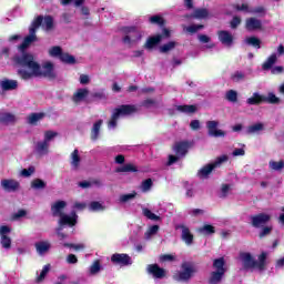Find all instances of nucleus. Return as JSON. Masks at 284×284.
I'll list each match as a JSON object with an SVG mask.
<instances>
[{
	"instance_id": "aec40b11",
	"label": "nucleus",
	"mask_w": 284,
	"mask_h": 284,
	"mask_svg": "<svg viewBox=\"0 0 284 284\" xmlns=\"http://www.w3.org/2000/svg\"><path fill=\"white\" fill-rule=\"evenodd\" d=\"M180 230L182 241L185 243V245H192V243H194V235L192 234V231H190V227L180 225Z\"/></svg>"
},
{
	"instance_id": "e2e57ef3",
	"label": "nucleus",
	"mask_w": 284,
	"mask_h": 284,
	"mask_svg": "<svg viewBox=\"0 0 284 284\" xmlns=\"http://www.w3.org/2000/svg\"><path fill=\"white\" fill-rule=\"evenodd\" d=\"M34 174V166H30L29 169H23L20 172V175L24 176L26 179H28V176H32Z\"/></svg>"
},
{
	"instance_id": "20e7f679",
	"label": "nucleus",
	"mask_w": 284,
	"mask_h": 284,
	"mask_svg": "<svg viewBox=\"0 0 284 284\" xmlns=\"http://www.w3.org/2000/svg\"><path fill=\"white\" fill-rule=\"evenodd\" d=\"M135 112H139V108L132 104H124L115 108L112 112L111 119L108 122L109 130H114L116 128V123H119L121 116H130L135 114Z\"/></svg>"
},
{
	"instance_id": "864d4df0",
	"label": "nucleus",
	"mask_w": 284,
	"mask_h": 284,
	"mask_svg": "<svg viewBox=\"0 0 284 284\" xmlns=\"http://www.w3.org/2000/svg\"><path fill=\"white\" fill-rule=\"evenodd\" d=\"M276 53H273L264 63H263V70H270L274 63H276Z\"/></svg>"
},
{
	"instance_id": "3c124183",
	"label": "nucleus",
	"mask_w": 284,
	"mask_h": 284,
	"mask_svg": "<svg viewBox=\"0 0 284 284\" xmlns=\"http://www.w3.org/2000/svg\"><path fill=\"white\" fill-rule=\"evenodd\" d=\"M134 199H136V192L123 194L120 195V203H130V201H134Z\"/></svg>"
},
{
	"instance_id": "0e129e2a",
	"label": "nucleus",
	"mask_w": 284,
	"mask_h": 284,
	"mask_svg": "<svg viewBox=\"0 0 284 284\" xmlns=\"http://www.w3.org/2000/svg\"><path fill=\"white\" fill-rule=\"evenodd\" d=\"M150 23H153L155 26H163V19L160 16H152L149 19Z\"/></svg>"
},
{
	"instance_id": "f8f14e48",
	"label": "nucleus",
	"mask_w": 284,
	"mask_h": 284,
	"mask_svg": "<svg viewBox=\"0 0 284 284\" xmlns=\"http://www.w3.org/2000/svg\"><path fill=\"white\" fill-rule=\"evenodd\" d=\"M206 129L209 132V136H214L215 139L225 136V131L219 129V121H207Z\"/></svg>"
},
{
	"instance_id": "774afa93",
	"label": "nucleus",
	"mask_w": 284,
	"mask_h": 284,
	"mask_svg": "<svg viewBox=\"0 0 284 284\" xmlns=\"http://www.w3.org/2000/svg\"><path fill=\"white\" fill-rule=\"evenodd\" d=\"M81 85H88L90 83V75L81 74L79 78Z\"/></svg>"
},
{
	"instance_id": "4d7b16f0",
	"label": "nucleus",
	"mask_w": 284,
	"mask_h": 284,
	"mask_svg": "<svg viewBox=\"0 0 284 284\" xmlns=\"http://www.w3.org/2000/svg\"><path fill=\"white\" fill-rule=\"evenodd\" d=\"M31 187L33 190H43L45 187V182L41 179H36L31 182Z\"/></svg>"
},
{
	"instance_id": "69168bd1",
	"label": "nucleus",
	"mask_w": 284,
	"mask_h": 284,
	"mask_svg": "<svg viewBox=\"0 0 284 284\" xmlns=\"http://www.w3.org/2000/svg\"><path fill=\"white\" fill-rule=\"evenodd\" d=\"M272 233V226H264L262 231L260 232V239H263L265 236H268V234Z\"/></svg>"
},
{
	"instance_id": "b1692460",
	"label": "nucleus",
	"mask_w": 284,
	"mask_h": 284,
	"mask_svg": "<svg viewBox=\"0 0 284 284\" xmlns=\"http://www.w3.org/2000/svg\"><path fill=\"white\" fill-rule=\"evenodd\" d=\"M17 116L10 112H0V123L4 125H10V123H16Z\"/></svg>"
},
{
	"instance_id": "dca6fc26",
	"label": "nucleus",
	"mask_w": 284,
	"mask_h": 284,
	"mask_svg": "<svg viewBox=\"0 0 284 284\" xmlns=\"http://www.w3.org/2000/svg\"><path fill=\"white\" fill-rule=\"evenodd\" d=\"M219 41L225 48H232L234 45V36H232L229 31H219L217 32Z\"/></svg>"
},
{
	"instance_id": "393cba45",
	"label": "nucleus",
	"mask_w": 284,
	"mask_h": 284,
	"mask_svg": "<svg viewBox=\"0 0 284 284\" xmlns=\"http://www.w3.org/2000/svg\"><path fill=\"white\" fill-rule=\"evenodd\" d=\"M50 247H52V245L48 241L36 243V250L38 254H40V256H43V254H48V252H50Z\"/></svg>"
},
{
	"instance_id": "9b49d317",
	"label": "nucleus",
	"mask_w": 284,
	"mask_h": 284,
	"mask_svg": "<svg viewBox=\"0 0 284 284\" xmlns=\"http://www.w3.org/2000/svg\"><path fill=\"white\" fill-rule=\"evenodd\" d=\"M69 163L73 172H79V170H81V163H83V159L81 158V151H79V149H75L70 153Z\"/></svg>"
},
{
	"instance_id": "4be33fe9",
	"label": "nucleus",
	"mask_w": 284,
	"mask_h": 284,
	"mask_svg": "<svg viewBox=\"0 0 284 284\" xmlns=\"http://www.w3.org/2000/svg\"><path fill=\"white\" fill-rule=\"evenodd\" d=\"M262 27L263 23L256 18H248L245 21V28L246 30H248V32H254V30H261Z\"/></svg>"
},
{
	"instance_id": "473e14b6",
	"label": "nucleus",
	"mask_w": 284,
	"mask_h": 284,
	"mask_svg": "<svg viewBox=\"0 0 284 284\" xmlns=\"http://www.w3.org/2000/svg\"><path fill=\"white\" fill-rule=\"evenodd\" d=\"M194 19H210L212 14L207 9H196L193 13Z\"/></svg>"
},
{
	"instance_id": "ea45409f",
	"label": "nucleus",
	"mask_w": 284,
	"mask_h": 284,
	"mask_svg": "<svg viewBox=\"0 0 284 284\" xmlns=\"http://www.w3.org/2000/svg\"><path fill=\"white\" fill-rule=\"evenodd\" d=\"M142 214L143 216L149 219V221H161V216L156 215L154 212L150 211V209L148 207L142 209Z\"/></svg>"
},
{
	"instance_id": "de8ad7c7",
	"label": "nucleus",
	"mask_w": 284,
	"mask_h": 284,
	"mask_svg": "<svg viewBox=\"0 0 284 284\" xmlns=\"http://www.w3.org/2000/svg\"><path fill=\"white\" fill-rule=\"evenodd\" d=\"M224 274L225 273H220V272L213 271V273L211 274V277H210V283L219 284L222 281Z\"/></svg>"
},
{
	"instance_id": "4468645a",
	"label": "nucleus",
	"mask_w": 284,
	"mask_h": 284,
	"mask_svg": "<svg viewBox=\"0 0 284 284\" xmlns=\"http://www.w3.org/2000/svg\"><path fill=\"white\" fill-rule=\"evenodd\" d=\"M90 97V89L79 88L73 92L72 101L73 103H83Z\"/></svg>"
},
{
	"instance_id": "a18cd8bd",
	"label": "nucleus",
	"mask_w": 284,
	"mask_h": 284,
	"mask_svg": "<svg viewBox=\"0 0 284 284\" xmlns=\"http://www.w3.org/2000/svg\"><path fill=\"white\" fill-rule=\"evenodd\" d=\"M158 233H159V225H152L144 233V237L146 241H150V239H152V236H155V234Z\"/></svg>"
},
{
	"instance_id": "f704fd0d",
	"label": "nucleus",
	"mask_w": 284,
	"mask_h": 284,
	"mask_svg": "<svg viewBox=\"0 0 284 284\" xmlns=\"http://www.w3.org/2000/svg\"><path fill=\"white\" fill-rule=\"evenodd\" d=\"M197 39H199L200 43H207V44L205 45V48H206L207 50H212L213 48L216 47V44H214V42H211L212 39H211L209 36H206V34H200V36L197 37Z\"/></svg>"
},
{
	"instance_id": "13d9d810",
	"label": "nucleus",
	"mask_w": 284,
	"mask_h": 284,
	"mask_svg": "<svg viewBox=\"0 0 284 284\" xmlns=\"http://www.w3.org/2000/svg\"><path fill=\"white\" fill-rule=\"evenodd\" d=\"M64 247H69L70 250H74V252H81V251L85 250V244H83V243H78V244L65 243Z\"/></svg>"
},
{
	"instance_id": "052dcab7",
	"label": "nucleus",
	"mask_w": 284,
	"mask_h": 284,
	"mask_svg": "<svg viewBox=\"0 0 284 284\" xmlns=\"http://www.w3.org/2000/svg\"><path fill=\"white\" fill-rule=\"evenodd\" d=\"M232 192V185L230 184H223L221 187L220 196L225 197L227 194Z\"/></svg>"
},
{
	"instance_id": "9d476101",
	"label": "nucleus",
	"mask_w": 284,
	"mask_h": 284,
	"mask_svg": "<svg viewBox=\"0 0 284 284\" xmlns=\"http://www.w3.org/2000/svg\"><path fill=\"white\" fill-rule=\"evenodd\" d=\"M12 232V227L8 225L0 226V245L3 250L12 248V237H10V233Z\"/></svg>"
},
{
	"instance_id": "1a4fd4ad",
	"label": "nucleus",
	"mask_w": 284,
	"mask_h": 284,
	"mask_svg": "<svg viewBox=\"0 0 284 284\" xmlns=\"http://www.w3.org/2000/svg\"><path fill=\"white\" fill-rule=\"evenodd\" d=\"M196 272V266L190 262H185L182 264V271L175 273V281H190L192 276H194Z\"/></svg>"
},
{
	"instance_id": "cd10ccee",
	"label": "nucleus",
	"mask_w": 284,
	"mask_h": 284,
	"mask_svg": "<svg viewBox=\"0 0 284 284\" xmlns=\"http://www.w3.org/2000/svg\"><path fill=\"white\" fill-rule=\"evenodd\" d=\"M216 170V168L214 166V164L210 163L206 164L205 166H203L199 173L197 176H200V179H207L210 176V174H212V171Z\"/></svg>"
},
{
	"instance_id": "2f4dec72",
	"label": "nucleus",
	"mask_w": 284,
	"mask_h": 284,
	"mask_svg": "<svg viewBox=\"0 0 284 284\" xmlns=\"http://www.w3.org/2000/svg\"><path fill=\"white\" fill-rule=\"evenodd\" d=\"M225 260L223 257L216 258L213 262V267L215 272H220L221 274H225Z\"/></svg>"
},
{
	"instance_id": "c9c22d12",
	"label": "nucleus",
	"mask_w": 284,
	"mask_h": 284,
	"mask_svg": "<svg viewBox=\"0 0 284 284\" xmlns=\"http://www.w3.org/2000/svg\"><path fill=\"white\" fill-rule=\"evenodd\" d=\"M88 207L90 212H103L105 210V204H103V202L93 201Z\"/></svg>"
},
{
	"instance_id": "39448f33",
	"label": "nucleus",
	"mask_w": 284,
	"mask_h": 284,
	"mask_svg": "<svg viewBox=\"0 0 284 284\" xmlns=\"http://www.w3.org/2000/svg\"><path fill=\"white\" fill-rule=\"evenodd\" d=\"M41 27V18H36L31 27L29 28V36H27L23 40V42L18 47L19 54H30L29 52H26L28 48H30V44L34 43L37 41V29Z\"/></svg>"
},
{
	"instance_id": "5701e85b",
	"label": "nucleus",
	"mask_w": 284,
	"mask_h": 284,
	"mask_svg": "<svg viewBox=\"0 0 284 284\" xmlns=\"http://www.w3.org/2000/svg\"><path fill=\"white\" fill-rule=\"evenodd\" d=\"M149 274H152L154 278H164L168 272L164 268L159 267L156 264L149 265L148 267Z\"/></svg>"
},
{
	"instance_id": "c756f323",
	"label": "nucleus",
	"mask_w": 284,
	"mask_h": 284,
	"mask_svg": "<svg viewBox=\"0 0 284 284\" xmlns=\"http://www.w3.org/2000/svg\"><path fill=\"white\" fill-rule=\"evenodd\" d=\"M52 268V266L50 264H45L42 270L40 271V273H38V276L36 278V282L38 283H43V281H45V277L48 276V274L50 273V270Z\"/></svg>"
},
{
	"instance_id": "09e8293b",
	"label": "nucleus",
	"mask_w": 284,
	"mask_h": 284,
	"mask_svg": "<svg viewBox=\"0 0 284 284\" xmlns=\"http://www.w3.org/2000/svg\"><path fill=\"white\" fill-rule=\"evenodd\" d=\"M57 136H59V133L57 131H45L44 132V141L45 143H49L50 145V142L51 141H54V139H57Z\"/></svg>"
},
{
	"instance_id": "c85d7f7f",
	"label": "nucleus",
	"mask_w": 284,
	"mask_h": 284,
	"mask_svg": "<svg viewBox=\"0 0 284 284\" xmlns=\"http://www.w3.org/2000/svg\"><path fill=\"white\" fill-rule=\"evenodd\" d=\"M101 125H103V120H98L91 130V139L92 141H97L99 139V134L101 133Z\"/></svg>"
},
{
	"instance_id": "49530a36",
	"label": "nucleus",
	"mask_w": 284,
	"mask_h": 284,
	"mask_svg": "<svg viewBox=\"0 0 284 284\" xmlns=\"http://www.w3.org/2000/svg\"><path fill=\"white\" fill-rule=\"evenodd\" d=\"M225 99L231 103H236V101L239 100V93L235 90H229L225 93Z\"/></svg>"
},
{
	"instance_id": "bf43d9fd",
	"label": "nucleus",
	"mask_w": 284,
	"mask_h": 284,
	"mask_svg": "<svg viewBox=\"0 0 284 284\" xmlns=\"http://www.w3.org/2000/svg\"><path fill=\"white\" fill-rule=\"evenodd\" d=\"M140 190L142 192H150L152 190V179H146L142 182Z\"/></svg>"
},
{
	"instance_id": "338daca9",
	"label": "nucleus",
	"mask_w": 284,
	"mask_h": 284,
	"mask_svg": "<svg viewBox=\"0 0 284 284\" xmlns=\"http://www.w3.org/2000/svg\"><path fill=\"white\" fill-rule=\"evenodd\" d=\"M243 79H245V75L242 72H235L232 75V81H234L235 83H239V81H243Z\"/></svg>"
},
{
	"instance_id": "ddd939ff",
	"label": "nucleus",
	"mask_w": 284,
	"mask_h": 284,
	"mask_svg": "<svg viewBox=\"0 0 284 284\" xmlns=\"http://www.w3.org/2000/svg\"><path fill=\"white\" fill-rule=\"evenodd\" d=\"M111 262L114 265H121L125 267V265H132V258L128 254L115 253L111 256Z\"/></svg>"
},
{
	"instance_id": "423d86ee",
	"label": "nucleus",
	"mask_w": 284,
	"mask_h": 284,
	"mask_svg": "<svg viewBox=\"0 0 284 284\" xmlns=\"http://www.w3.org/2000/svg\"><path fill=\"white\" fill-rule=\"evenodd\" d=\"M124 37L122 39L124 45H136L143 39V31L136 27H129L124 29Z\"/></svg>"
},
{
	"instance_id": "f257e3e1",
	"label": "nucleus",
	"mask_w": 284,
	"mask_h": 284,
	"mask_svg": "<svg viewBox=\"0 0 284 284\" xmlns=\"http://www.w3.org/2000/svg\"><path fill=\"white\" fill-rule=\"evenodd\" d=\"M13 61L20 65L18 74L24 81L41 77V63L37 61L32 53L17 54Z\"/></svg>"
},
{
	"instance_id": "e433bc0d",
	"label": "nucleus",
	"mask_w": 284,
	"mask_h": 284,
	"mask_svg": "<svg viewBox=\"0 0 284 284\" xmlns=\"http://www.w3.org/2000/svg\"><path fill=\"white\" fill-rule=\"evenodd\" d=\"M176 110L183 114H194L196 112V105H178Z\"/></svg>"
},
{
	"instance_id": "680f3d73",
	"label": "nucleus",
	"mask_w": 284,
	"mask_h": 284,
	"mask_svg": "<svg viewBox=\"0 0 284 284\" xmlns=\"http://www.w3.org/2000/svg\"><path fill=\"white\" fill-rule=\"evenodd\" d=\"M160 261H162V263L169 262L171 263L172 261H176V255L173 254H164L160 256Z\"/></svg>"
},
{
	"instance_id": "72a5a7b5",
	"label": "nucleus",
	"mask_w": 284,
	"mask_h": 284,
	"mask_svg": "<svg viewBox=\"0 0 284 284\" xmlns=\"http://www.w3.org/2000/svg\"><path fill=\"white\" fill-rule=\"evenodd\" d=\"M102 268L103 267L101 266V261L95 260L89 267V274H91V276H97V274H99V272H101Z\"/></svg>"
},
{
	"instance_id": "c03bdc74",
	"label": "nucleus",
	"mask_w": 284,
	"mask_h": 284,
	"mask_svg": "<svg viewBox=\"0 0 284 284\" xmlns=\"http://www.w3.org/2000/svg\"><path fill=\"white\" fill-rule=\"evenodd\" d=\"M43 116H45L43 113H33L28 116V123L36 125V123H39V121L43 120Z\"/></svg>"
},
{
	"instance_id": "58836bf2",
	"label": "nucleus",
	"mask_w": 284,
	"mask_h": 284,
	"mask_svg": "<svg viewBox=\"0 0 284 284\" xmlns=\"http://www.w3.org/2000/svg\"><path fill=\"white\" fill-rule=\"evenodd\" d=\"M265 130V125L263 123H255L247 128V134H258V132H263Z\"/></svg>"
},
{
	"instance_id": "6e6552de",
	"label": "nucleus",
	"mask_w": 284,
	"mask_h": 284,
	"mask_svg": "<svg viewBox=\"0 0 284 284\" xmlns=\"http://www.w3.org/2000/svg\"><path fill=\"white\" fill-rule=\"evenodd\" d=\"M190 150V142L182 141L176 142L173 146V152L175 155H169V160L166 162V165H174L179 159H183L185 154H187V151Z\"/></svg>"
},
{
	"instance_id": "2eb2a0df",
	"label": "nucleus",
	"mask_w": 284,
	"mask_h": 284,
	"mask_svg": "<svg viewBox=\"0 0 284 284\" xmlns=\"http://www.w3.org/2000/svg\"><path fill=\"white\" fill-rule=\"evenodd\" d=\"M272 215L267 213H260L251 217L253 227H263L266 223H270Z\"/></svg>"
},
{
	"instance_id": "a211bd4d",
	"label": "nucleus",
	"mask_w": 284,
	"mask_h": 284,
	"mask_svg": "<svg viewBox=\"0 0 284 284\" xmlns=\"http://www.w3.org/2000/svg\"><path fill=\"white\" fill-rule=\"evenodd\" d=\"M40 77H47L48 79H54V64L48 61L42 65L40 64Z\"/></svg>"
},
{
	"instance_id": "4c0bfd02",
	"label": "nucleus",
	"mask_w": 284,
	"mask_h": 284,
	"mask_svg": "<svg viewBox=\"0 0 284 284\" xmlns=\"http://www.w3.org/2000/svg\"><path fill=\"white\" fill-rule=\"evenodd\" d=\"M244 42L246 45H252V48H256L257 50L261 49V39L256 37H247Z\"/></svg>"
},
{
	"instance_id": "412c9836",
	"label": "nucleus",
	"mask_w": 284,
	"mask_h": 284,
	"mask_svg": "<svg viewBox=\"0 0 284 284\" xmlns=\"http://www.w3.org/2000/svg\"><path fill=\"white\" fill-rule=\"evenodd\" d=\"M34 151L39 156H45V154L50 153V144L44 140L39 141L36 143Z\"/></svg>"
},
{
	"instance_id": "8fccbe9b",
	"label": "nucleus",
	"mask_w": 284,
	"mask_h": 284,
	"mask_svg": "<svg viewBox=\"0 0 284 284\" xmlns=\"http://www.w3.org/2000/svg\"><path fill=\"white\" fill-rule=\"evenodd\" d=\"M63 50L61 49V47H51L49 49V55L53 57L54 59H60Z\"/></svg>"
},
{
	"instance_id": "7c9ffc66",
	"label": "nucleus",
	"mask_w": 284,
	"mask_h": 284,
	"mask_svg": "<svg viewBox=\"0 0 284 284\" xmlns=\"http://www.w3.org/2000/svg\"><path fill=\"white\" fill-rule=\"evenodd\" d=\"M199 234H202V236H210L211 234H214L216 230L213 225L204 224L203 226L197 229Z\"/></svg>"
},
{
	"instance_id": "a19ab883",
	"label": "nucleus",
	"mask_w": 284,
	"mask_h": 284,
	"mask_svg": "<svg viewBox=\"0 0 284 284\" xmlns=\"http://www.w3.org/2000/svg\"><path fill=\"white\" fill-rule=\"evenodd\" d=\"M268 166H270V170H274V172H281V170H283L284 168V162L283 160H280V161H270L268 162Z\"/></svg>"
},
{
	"instance_id": "bb28decb",
	"label": "nucleus",
	"mask_w": 284,
	"mask_h": 284,
	"mask_svg": "<svg viewBox=\"0 0 284 284\" xmlns=\"http://www.w3.org/2000/svg\"><path fill=\"white\" fill-rule=\"evenodd\" d=\"M176 45H179V42L174 40L169 41L159 47V52H161L162 54H168L169 52H172V50H174Z\"/></svg>"
},
{
	"instance_id": "0eeeda50",
	"label": "nucleus",
	"mask_w": 284,
	"mask_h": 284,
	"mask_svg": "<svg viewBox=\"0 0 284 284\" xmlns=\"http://www.w3.org/2000/svg\"><path fill=\"white\" fill-rule=\"evenodd\" d=\"M172 37V30L164 28L162 29V34L158 33L154 36H150L145 42H144V49L152 51L154 50V48H156V45H159L161 43V41H163V39H170Z\"/></svg>"
},
{
	"instance_id": "6e6d98bb",
	"label": "nucleus",
	"mask_w": 284,
	"mask_h": 284,
	"mask_svg": "<svg viewBox=\"0 0 284 284\" xmlns=\"http://www.w3.org/2000/svg\"><path fill=\"white\" fill-rule=\"evenodd\" d=\"M230 160V158L227 156V155H220L219 158H216L215 160H214V162H212V164H213V166H215V168H221V165L223 164V163H227V161Z\"/></svg>"
},
{
	"instance_id": "37998d69",
	"label": "nucleus",
	"mask_w": 284,
	"mask_h": 284,
	"mask_svg": "<svg viewBox=\"0 0 284 284\" xmlns=\"http://www.w3.org/2000/svg\"><path fill=\"white\" fill-rule=\"evenodd\" d=\"M59 59L62 63H69L70 65L77 63V59H74V55H70V53L62 52Z\"/></svg>"
},
{
	"instance_id": "7ed1b4c3",
	"label": "nucleus",
	"mask_w": 284,
	"mask_h": 284,
	"mask_svg": "<svg viewBox=\"0 0 284 284\" xmlns=\"http://www.w3.org/2000/svg\"><path fill=\"white\" fill-rule=\"evenodd\" d=\"M68 207V202L65 201H58L52 204L51 212L53 216L59 217V225H68V227H74L77 225V221L79 215L75 212H71L69 214L63 213V210Z\"/></svg>"
},
{
	"instance_id": "f03ea898",
	"label": "nucleus",
	"mask_w": 284,
	"mask_h": 284,
	"mask_svg": "<svg viewBox=\"0 0 284 284\" xmlns=\"http://www.w3.org/2000/svg\"><path fill=\"white\" fill-rule=\"evenodd\" d=\"M239 263L245 272H265L267 265V252H262L257 260L250 252H241Z\"/></svg>"
},
{
	"instance_id": "6ab92c4d",
	"label": "nucleus",
	"mask_w": 284,
	"mask_h": 284,
	"mask_svg": "<svg viewBox=\"0 0 284 284\" xmlns=\"http://www.w3.org/2000/svg\"><path fill=\"white\" fill-rule=\"evenodd\" d=\"M1 187L4 192H17V190H19V181L4 179L1 181Z\"/></svg>"
},
{
	"instance_id": "79ce46f5",
	"label": "nucleus",
	"mask_w": 284,
	"mask_h": 284,
	"mask_svg": "<svg viewBox=\"0 0 284 284\" xmlns=\"http://www.w3.org/2000/svg\"><path fill=\"white\" fill-rule=\"evenodd\" d=\"M115 172H138L136 166L132 163L124 164L115 169Z\"/></svg>"
},
{
	"instance_id": "a878e982",
	"label": "nucleus",
	"mask_w": 284,
	"mask_h": 284,
	"mask_svg": "<svg viewBox=\"0 0 284 284\" xmlns=\"http://www.w3.org/2000/svg\"><path fill=\"white\" fill-rule=\"evenodd\" d=\"M37 19H41L40 26L43 28V30H52L54 28V20H52V17L47 16V17H37Z\"/></svg>"
},
{
	"instance_id": "603ef678",
	"label": "nucleus",
	"mask_w": 284,
	"mask_h": 284,
	"mask_svg": "<svg viewBox=\"0 0 284 284\" xmlns=\"http://www.w3.org/2000/svg\"><path fill=\"white\" fill-rule=\"evenodd\" d=\"M261 101H263V97H261L258 93H254L246 100V103H248V105H257V103H261Z\"/></svg>"
},
{
	"instance_id": "f3484780",
	"label": "nucleus",
	"mask_w": 284,
	"mask_h": 284,
	"mask_svg": "<svg viewBox=\"0 0 284 284\" xmlns=\"http://www.w3.org/2000/svg\"><path fill=\"white\" fill-rule=\"evenodd\" d=\"M19 88V82L17 80H10L8 78H3L0 80V89L2 92H10L12 90H17Z\"/></svg>"
},
{
	"instance_id": "5fc2aeb1",
	"label": "nucleus",
	"mask_w": 284,
	"mask_h": 284,
	"mask_svg": "<svg viewBox=\"0 0 284 284\" xmlns=\"http://www.w3.org/2000/svg\"><path fill=\"white\" fill-rule=\"evenodd\" d=\"M199 30H203V24L184 27V32H187L189 34H195V32H199Z\"/></svg>"
}]
</instances>
